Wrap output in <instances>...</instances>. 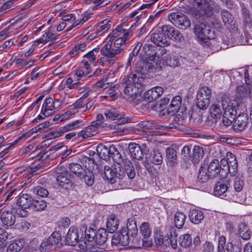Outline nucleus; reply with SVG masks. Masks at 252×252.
I'll list each match as a JSON object with an SVG mask.
<instances>
[{
    "instance_id": "obj_61",
    "label": "nucleus",
    "mask_w": 252,
    "mask_h": 252,
    "mask_svg": "<svg viewBox=\"0 0 252 252\" xmlns=\"http://www.w3.org/2000/svg\"><path fill=\"white\" fill-rule=\"evenodd\" d=\"M8 233L2 228H0V248L5 247L4 242L8 238Z\"/></svg>"
},
{
    "instance_id": "obj_28",
    "label": "nucleus",
    "mask_w": 252,
    "mask_h": 252,
    "mask_svg": "<svg viewBox=\"0 0 252 252\" xmlns=\"http://www.w3.org/2000/svg\"><path fill=\"white\" fill-rule=\"evenodd\" d=\"M119 225V220L114 215H111L109 217L106 223L107 231L111 233L115 232Z\"/></svg>"
},
{
    "instance_id": "obj_2",
    "label": "nucleus",
    "mask_w": 252,
    "mask_h": 252,
    "mask_svg": "<svg viewBox=\"0 0 252 252\" xmlns=\"http://www.w3.org/2000/svg\"><path fill=\"white\" fill-rule=\"evenodd\" d=\"M194 5L197 10L195 13L196 20L200 19L199 17H211L213 14L214 10L219 12L220 7L213 0H194Z\"/></svg>"
},
{
    "instance_id": "obj_15",
    "label": "nucleus",
    "mask_w": 252,
    "mask_h": 252,
    "mask_svg": "<svg viewBox=\"0 0 252 252\" xmlns=\"http://www.w3.org/2000/svg\"><path fill=\"white\" fill-rule=\"evenodd\" d=\"M163 93V89L159 86H156L148 90L143 96L145 101L149 102H153L158 98Z\"/></svg>"
},
{
    "instance_id": "obj_34",
    "label": "nucleus",
    "mask_w": 252,
    "mask_h": 252,
    "mask_svg": "<svg viewBox=\"0 0 252 252\" xmlns=\"http://www.w3.org/2000/svg\"><path fill=\"white\" fill-rule=\"evenodd\" d=\"M189 217L191 222L198 224L201 222L204 218L203 212L198 210H192L190 211Z\"/></svg>"
},
{
    "instance_id": "obj_53",
    "label": "nucleus",
    "mask_w": 252,
    "mask_h": 252,
    "mask_svg": "<svg viewBox=\"0 0 252 252\" xmlns=\"http://www.w3.org/2000/svg\"><path fill=\"white\" fill-rule=\"evenodd\" d=\"M95 230L93 228L89 227V229L86 228L85 230V238L89 242L94 240L96 236Z\"/></svg>"
},
{
    "instance_id": "obj_35",
    "label": "nucleus",
    "mask_w": 252,
    "mask_h": 252,
    "mask_svg": "<svg viewBox=\"0 0 252 252\" xmlns=\"http://www.w3.org/2000/svg\"><path fill=\"white\" fill-rule=\"evenodd\" d=\"M182 98L180 96H176L173 98L168 107V111L171 112V115H175L180 109Z\"/></svg>"
},
{
    "instance_id": "obj_6",
    "label": "nucleus",
    "mask_w": 252,
    "mask_h": 252,
    "mask_svg": "<svg viewBox=\"0 0 252 252\" xmlns=\"http://www.w3.org/2000/svg\"><path fill=\"white\" fill-rule=\"evenodd\" d=\"M135 72L145 77L148 72H156L161 70V66L155 61V56L152 55L145 62H140L135 65Z\"/></svg>"
},
{
    "instance_id": "obj_25",
    "label": "nucleus",
    "mask_w": 252,
    "mask_h": 252,
    "mask_svg": "<svg viewBox=\"0 0 252 252\" xmlns=\"http://www.w3.org/2000/svg\"><path fill=\"white\" fill-rule=\"evenodd\" d=\"M145 78V77L137 73H131L126 78V83L128 85L132 84L135 88H138L143 82Z\"/></svg>"
},
{
    "instance_id": "obj_17",
    "label": "nucleus",
    "mask_w": 252,
    "mask_h": 252,
    "mask_svg": "<svg viewBox=\"0 0 252 252\" xmlns=\"http://www.w3.org/2000/svg\"><path fill=\"white\" fill-rule=\"evenodd\" d=\"M62 167H57L56 172L59 175L56 177V180L59 186L63 187L65 185L70 184L73 178L70 173L67 171L61 172Z\"/></svg>"
},
{
    "instance_id": "obj_37",
    "label": "nucleus",
    "mask_w": 252,
    "mask_h": 252,
    "mask_svg": "<svg viewBox=\"0 0 252 252\" xmlns=\"http://www.w3.org/2000/svg\"><path fill=\"white\" fill-rule=\"evenodd\" d=\"M110 146L109 147L102 144H99L96 148L97 154L99 157L104 159H107L110 158Z\"/></svg>"
},
{
    "instance_id": "obj_8",
    "label": "nucleus",
    "mask_w": 252,
    "mask_h": 252,
    "mask_svg": "<svg viewBox=\"0 0 252 252\" xmlns=\"http://www.w3.org/2000/svg\"><path fill=\"white\" fill-rule=\"evenodd\" d=\"M33 198L27 193H20L17 200V204L19 208L16 213L21 217H26L28 212L27 209L31 208Z\"/></svg>"
},
{
    "instance_id": "obj_55",
    "label": "nucleus",
    "mask_w": 252,
    "mask_h": 252,
    "mask_svg": "<svg viewBox=\"0 0 252 252\" xmlns=\"http://www.w3.org/2000/svg\"><path fill=\"white\" fill-rule=\"evenodd\" d=\"M33 193L41 197H46L48 194V190L40 186H37L32 189Z\"/></svg>"
},
{
    "instance_id": "obj_46",
    "label": "nucleus",
    "mask_w": 252,
    "mask_h": 252,
    "mask_svg": "<svg viewBox=\"0 0 252 252\" xmlns=\"http://www.w3.org/2000/svg\"><path fill=\"white\" fill-rule=\"evenodd\" d=\"M180 245L183 248H189L191 244V238L189 234H186L180 236L179 239Z\"/></svg>"
},
{
    "instance_id": "obj_32",
    "label": "nucleus",
    "mask_w": 252,
    "mask_h": 252,
    "mask_svg": "<svg viewBox=\"0 0 252 252\" xmlns=\"http://www.w3.org/2000/svg\"><path fill=\"white\" fill-rule=\"evenodd\" d=\"M126 230L128 234L131 237H134L137 235L138 233V228L136 221L133 218H130L127 220Z\"/></svg>"
},
{
    "instance_id": "obj_1",
    "label": "nucleus",
    "mask_w": 252,
    "mask_h": 252,
    "mask_svg": "<svg viewBox=\"0 0 252 252\" xmlns=\"http://www.w3.org/2000/svg\"><path fill=\"white\" fill-rule=\"evenodd\" d=\"M125 167H122L120 164H114V166H105L104 173L106 179L113 184L115 182V178L124 180H132L135 176L136 172L132 163L130 160L124 161Z\"/></svg>"
},
{
    "instance_id": "obj_43",
    "label": "nucleus",
    "mask_w": 252,
    "mask_h": 252,
    "mask_svg": "<svg viewBox=\"0 0 252 252\" xmlns=\"http://www.w3.org/2000/svg\"><path fill=\"white\" fill-rule=\"evenodd\" d=\"M23 247V242L18 240L10 243L7 248V252H18Z\"/></svg>"
},
{
    "instance_id": "obj_60",
    "label": "nucleus",
    "mask_w": 252,
    "mask_h": 252,
    "mask_svg": "<svg viewBox=\"0 0 252 252\" xmlns=\"http://www.w3.org/2000/svg\"><path fill=\"white\" fill-rule=\"evenodd\" d=\"M52 249V247L48 243L47 239L42 242L39 245L38 249H36L35 251H40L41 252H45Z\"/></svg>"
},
{
    "instance_id": "obj_58",
    "label": "nucleus",
    "mask_w": 252,
    "mask_h": 252,
    "mask_svg": "<svg viewBox=\"0 0 252 252\" xmlns=\"http://www.w3.org/2000/svg\"><path fill=\"white\" fill-rule=\"evenodd\" d=\"M237 160L229 161L228 166L226 167L227 169V175L228 172L234 175L237 171ZM224 169H225V168H224Z\"/></svg>"
},
{
    "instance_id": "obj_24",
    "label": "nucleus",
    "mask_w": 252,
    "mask_h": 252,
    "mask_svg": "<svg viewBox=\"0 0 252 252\" xmlns=\"http://www.w3.org/2000/svg\"><path fill=\"white\" fill-rule=\"evenodd\" d=\"M110 157L113 158L115 162V164H120L122 167H125L124 161L128 159H123L121 154L120 153L115 146L112 145L110 146Z\"/></svg>"
},
{
    "instance_id": "obj_21",
    "label": "nucleus",
    "mask_w": 252,
    "mask_h": 252,
    "mask_svg": "<svg viewBox=\"0 0 252 252\" xmlns=\"http://www.w3.org/2000/svg\"><path fill=\"white\" fill-rule=\"evenodd\" d=\"M55 108L54 101L52 97L46 98L44 101L41 109V113L47 117L55 112Z\"/></svg>"
},
{
    "instance_id": "obj_52",
    "label": "nucleus",
    "mask_w": 252,
    "mask_h": 252,
    "mask_svg": "<svg viewBox=\"0 0 252 252\" xmlns=\"http://www.w3.org/2000/svg\"><path fill=\"white\" fill-rule=\"evenodd\" d=\"M79 123V121H75L66 126L60 127L59 133H61L62 135L65 132L72 129L75 127H77Z\"/></svg>"
},
{
    "instance_id": "obj_36",
    "label": "nucleus",
    "mask_w": 252,
    "mask_h": 252,
    "mask_svg": "<svg viewBox=\"0 0 252 252\" xmlns=\"http://www.w3.org/2000/svg\"><path fill=\"white\" fill-rule=\"evenodd\" d=\"M107 238L106 230L104 228H100L96 232L94 241L97 244L101 245L106 241Z\"/></svg>"
},
{
    "instance_id": "obj_49",
    "label": "nucleus",
    "mask_w": 252,
    "mask_h": 252,
    "mask_svg": "<svg viewBox=\"0 0 252 252\" xmlns=\"http://www.w3.org/2000/svg\"><path fill=\"white\" fill-rule=\"evenodd\" d=\"M229 101V100H228V106L224 108L223 114L234 120L237 112L234 107L230 104Z\"/></svg>"
},
{
    "instance_id": "obj_54",
    "label": "nucleus",
    "mask_w": 252,
    "mask_h": 252,
    "mask_svg": "<svg viewBox=\"0 0 252 252\" xmlns=\"http://www.w3.org/2000/svg\"><path fill=\"white\" fill-rule=\"evenodd\" d=\"M170 99L168 98H164L160 100L159 102H156L155 104L151 105V107L155 110H160L163 106L166 105L169 102Z\"/></svg>"
},
{
    "instance_id": "obj_44",
    "label": "nucleus",
    "mask_w": 252,
    "mask_h": 252,
    "mask_svg": "<svg viewBox=\"0 0 252 252\" xmlns=\"http://www.w3.org/2000/svg\"><path fill=\"white\" fill-rule=\"evenodd\" d=\"M186 219L184 214L177 212L174 216V223L176 227L181 228L183 227Z\"/></svg>"
},
{
    "instance_id": "obj_42",
    "label": "nucleus",
    "mask_w": 252,
    "mask_h": 252,
    "mask_svg": "<svg viewBox=\"0 0 252 252\" xmlns=\"http://www.w3.org/2000/svg\"><path fill=\"white\" fill-rule=\"evenodd\" d=\"M46 207V202L44 200H36L33 199V201H32V205L31 206L32 209L37 211H41L45 210Z\"/></svg>"
},
{
    "instance_id": "obj_16",
    "label": "nucleus",
    "mask_w": 252,
    "mask_h": 252,
    "mask_svg": "<svg viewBox=\"0 0 252 252\" xmlns=\"http://www.w3.org/2000/svg\"><path fill=\"white\" fill-rule=\"evenodd\" d=\"M163 30L165 32H166L167 37L170 41L171 39L179 42L184 39V37L180 32L172 26L164 25Z\"/></svg>"
},
{
    "instance_id": "obj_29",
    "label": "nucleus",
    "mask_w": 252,
    "mask_h": 252,
    "mask_svg": "<svg viewBox=\"0 0 252 252\" xmlns=\"http://www.w3.org/2000/svg\"><path fill=\"white\" fill-rule=\"evenodd\" d=\"M166 161L170 166H174L177 163V152L175 149L168 147L165 151Z\"/></svg>"
},
{
    "instance_id": "obj_45",
    "label": "nucleus",
    "mask_w": 252,
    "mask_h": 252,
    "mask_svg": "<svg viewBox=\"0 0 252 252\" xmlns=\"http://www.w3.org/2000/svg\"><path fill=\"white\" fill-rule=\"evenodd\" d=\"M177 234L175 230L171 231L170 237L168 239L165 240V246L168 247L171 246L173 249L177 248Z\"/></svg>"
},
{
    "instance_id": "obj_11",
    "label": "nucleus",
    "mask_w": 252,
    "mask_h": 252,
    "mask_svg": "<svg viewBox=\"0 0 252 252\" xmlns=\"http://www.w3.org/2000/svg\"><path fill=\"white\" fill-rule=\"evenodd\" d=\"M170 21L176 27L181 30H186L190 26L189 18L181 12L171 13L168 16Z\"/></svg>"
},
{
    "instance_id": "obj_20",
    "label": "nucleus",
    "mask_w": 252,
    "mask_h": 252,
    "mask_svg": "<svg viewBox=\"0 0 252 252\" xmlns=\"http://www.w3.org/2000/svg\"><path fill=\"white\" fill-rule=\"evenodd\" d=\"M79 241L78 229L70 227L65 238L66 243L70 246H75Z\"/></svg>"
},
{
    "instance_id": "obj_31",
    "label": "nucleus",
    "mask_w": 252,
    "mask_h": 252,
    "mask_svg": "<svg viewBox=\"0 0 252 252\" xmlns=\"http://www.w3.org/2000/svg\"><path fill=\"white\" fill-rule=\"evenodd\" d=\"M210 173L207 169V165L202 164L197 176L198 181L201 183H206L210 178H212Z\"/></svg>"
},
{
    "instance_id": "obj_27",
    "label": "nucleus",
    "mask_w": 252,
    "mask_h": 252,
    "mask_svg": "<svg viewBox=\"0 0 252 252\" xmlns=\"http://www.w3.org/2000/svg\"><path fill=\"white\" fill-rule=\"evenodd\" d=\"M230 186L229 183L226 181L218 182L214 188V194L216 196H221L224 195Z\"/></svg>"
},
{
    "instance_id": "obj_63",
    "label": "nucleus",
    "mask_w": 252,
    "mask_h": 252,
    "mask_svg": "<svg viewBox=\"0 0 252 252\" xmlns=\"http://www.w3.org/2000/svg\"><path fill=\"white\" fill-rule=\"evenodd\" d=\"M241 238L236 235L235 237L232 238L230 244L232 247L237 248L239 249H242V243Z\"/></svg>"
},
{
    "instance_id": "obj_3",
    "label": "nucleus",
    "mask_w": 252,
    "mask_h": 252,
    "mask_svg": "<svg viewBox=\"0 0 252 252\" xmlns=\"http://www.w3.org/2000/svg\"><path fill=\"white\" fill-rule=\"evenodd\" d=\"M178 128V125L174 123L168 126L161 125L153 121H143L136 125L135 128L137 131H143L149 133H156L161 131H169Z\"/></svg>"
},
{
    "instance_id": "obj_12",
    "label": "nucleus",
    "mask_w": 252,
    "mask_h": 252,
    "mask_svg": "<svg viewBox=\"0 0 252 252\" xmlns=\"http://www.w3.org/2000/svg\"><path fill=\"white\" fill-rule=\"evenodd\" d=\"M207 169L210 173L211 178L219 177L220 178H224L227 176V169L221 168L218 159H213L207 165Z\"/></svg>"
},
{
    "instance_id": "obj_26",
    "label": "nucleus",
    "mask_w": 252,
    "mask_h": 252,
    "mask_svg": "<svg viewBox=\"0 0 252 252\" xmlns=\"http://www.w3.org/2000/svg\"><path fill=\"white\" fill-rule=\"evenodd\" d=\"M104 114L107 119L112 121L118 120L120 121L121 123H125L126 122L125 118H123L122 115L115 108L106 110Z\"/></svg>"
},
{
    "instance_id": "obj_41",
    "label": "nucleus",
    "mask_w": 252,
    "mask_h": 252,
    "mask_svg": "<svg viewBox=\"0 0 252 252\" xmlns=\"http://www.w3.org/2000/svg\"><path fill=\"white\" fill-rule=\"evenodd\" d=\"M150 223L148 222H143L140 226V232L145 239H148L151 235L152 230Z\"/></svg>"
},
{
    "instance_id": "obj_51",
    "label": "nucleus",
    "mask_w": 252,
    "mask_h": 252,
    "mask_svg": "<svg viewBox=\"0 0 252 252\" xmlns=\"http://www.w3.org/2000/svg\"><path fill=\"white\" fill-rule=\"evenodd\" d=\"M109 20L105 19L101 22L96 27V30L99 32H106L110 28V25L109 24Z\"/></svg>"
},
{
    "instance_id": "obj_5",
    "label": "nucleus",
    "mask_w": 252,
    "mask_h": 252,
    "mask_svg": "<svg viewBox=\"0 0 252 252\" xmlns=\"http://www.w3.org/2000/svg\"><path fill=\"white\" fill-rule=\"evenodd\" d=\"M126 48L125 39L123 37L116 39L113 44L108 42L100 50V53L104 56L112 58L121 54Z\"/></svg>"
},
{
    "instance_id": "obj_38",
    "label": "nucleus",
    "mask_w": 252,
    "mask_h": 252,
    "mask_svg": "<svg viewBox=\"0 0 252 252\" xmlns=\"http://www.w3.org/2000/svg\"><path fill=\"white\" fill-rule=\"evenodd\" d=\"M80 177L88 186H92L94 184V175L93 171L90 169L85 170L84 174Z\"/></svg>"
},
{
    "instance_id": "obj_48",
    "label": "nucleus",
    "mask_w": 252,
    "mask_h": 252,
    "mask_svg": "<svg viewBox=\"0 0 252 252\" xmlns=\"http://www.w3.org/2000/svg\"><path fill=\"white\" fill-rule=\"evenodd\" d=\"M237 92L241 97H249L251 93V90L249 85H242L237 87Z\"/></svg>"
},
{
    "instance_id": "obj_22",
    "label": "nucleus",
    "mask_w": 252,
    "mask_h": 252,
    "mask_svg": "<svg viewBox=\"0 0 252 252\" xmlns=\"http://www.w3.org/2000/svg\"><path fill=\"white\" fill-rule=\"evenodd\" d=\"M248 118L245 115H239L235 119L233 125V128L235 131H242L246 126Z\"/></svg>"
},
{
    "instance_id": "obj_9",
    "label": "nucleus",
    "mask_w": 252,
    "mask_h": 252,
    "mask_svg": "<svg viewBox=\"0 0 252 252\" xmlns=\"http://www.w3.org/2000/svg\"><path fill=\"white\" fill-rule=\"evenodd\" d=\"M228 100L229 99L227 97L222 96L220 99H217L211 105L210 113L211 117L216 119V122H217L218 119L220 118L224 108L228 106Z\"/></svg>"
},
{
    "instance_id": "obj_50",
    "label": "nucleus",
    "mask_w": 252,
    "mask_h": 252,
    "mask_svg": "<svg viewBox=\"0 0 252 252\" xmlns=\"http://www.w3.org/2000/svg\"><path fill=\"white\" fill-rule=\"evenodd\" d=\"M97 132V130H94L92 128L88 126L84 130L79 132L78 134L79 137H81L84 139H86L92 137Z\"/></svg>"
},
{
    "instance_id": "obj_30",
    "label": "nucleus",
    "mask_w": 252,
    "mask_h": 252,
    "mask_svg": "<svg viewBox=\"0 0 252 252\" xmlns=\"http://www.w3.org/2000/svg\"><path fill=\"white\" fill-rule=\"evenodd\" d=\"M238 231L239 235L237 236H240L244 240H248L250 239L251 232L245 223L241 222L239 224Z\"/></svg>"
},
{
    "instance_id": "obj_64",
    "label": "nucleus",
    "mask_w": 252,
    "mask_h": 252,
    "mask_svg": "<svg viewBox=\"0 0 252 252\" xmlns=\"http://www.w3.org/2000/svg\"><path fill=\"white\" fill-rule=\"evenodd\" d=\"M234 189L237 192H240L243 188L244 183L238 177H235L234 180Z\"/></svg>"
},
{
    "instance_id": "obj_40",
    "label": "nucleus",
    "mask_w": 252,
    "mask_h": 252,
    "mask_svg": "<svg viewBox=\"0 0 252 252\" xmlns=\"http://www.w3.org/2000/svg\"><path fill=\"white\" fill-rule=\"evenodd\" d=\"M69 169L71 172L78 177H81L86 170L80 164L74 162L69 164Z\"/></svg>"
},
{
    "instance_id": "obj_14",
    "label": "nucleus",
    "mask_w": 252,
    "mask_h": 252,
    "mask_svg": "<svg viewBox=\"0 0 252 252\" xmlns=\"http://www.w3.org/2000/svg\"><path fill=\"white\" fill-rule=\"evenodd\" d=\"M142 146L145 147L143 150L138 144L132 142L128 144V150L132 158L137 160H141L143 158V153L146 154L149 151V148L146 147L145 144L142 145Z\"/></svg>"
},
{
    "instance_id": "obj_57",
    "label": "nucleus",
    "mask_w": 252,
    "mask_h": 252,
    "mask_svg": "<svg viewBox=\"0 0 252 252\" xmlns=\"http://www.w3.org/2000/svg\"><path fill=\"white\" fill-rule=\"evenodd\" d=\"M89 92H86L77 101L75 102V103H74L73 106L74 110H77L84 107V104L83 103V100L89 96Z\"/></svg>"
},
{
    "instance_id": "obj_10",
    "label": "nucleus",
    "mask_w": 252,
    "mask_h": 252,
    "mask_svg": "<svg viewBox=\"0 0 252 252\" xmlns=\"http://www.w3.org/2000/svg\"><path fill=\"white\" fill-rule=\"evenodd\" d=\"M211 90L206 86L199 88L196 95V105L200 109H207L210 103Z\"/></svg>"
},
{
    "instance_id": "obj_7",
    "label": "nucleus",
    "mask_w": 252,
    "mask_h": 252,
    "mask_svg": "<svg viewBox=\"0 0 252 252\" xmlns=\"http://www.w3.org/2000/svg\"><path fill=\"white\" fill-rule=\"evenodd\" d=\"M164 31L163 26L153 29L150 37L151 41L159 47H163L168 46L170 41L167 37L166 32Z\"/></svg>"
},
{
    "instance_id": "obj_33",
    "label": "nucleus",
    "mask_w": 252,
    "mask_h": 252,
    "mask_svg": "<svg viewBox=\"0 0 252 252\" xmlns=\"http://www.w3.org/2000/svg\"><path fill=\"white\" fill-rule=\"evenodd\" d=\"M204 155L203 148L199 146H194L192 150V156L191 157V160L193 163H198L201 160Z\"/></svg>"
},
{
    "instance_id": "obj_59",
    "label": "nucleus",
    "mask_w": 252,
    "mask_h": 252,
    "mask_svg": "<svg viewBox=\"0 0 252 252\" xmlns=\"http://www.w3.org/2000/svg\"><path fill=\"white\" fill-rule=\"evenodd\" d=\"M166 64L171 67H176L178 66L179 61L175 56H168L165 60Z\"/></svg>"
},
{
    "instance_id": "obj_13",
    "label": "nucleus",
    "mask_w": 252,
    "mask_h": 252,
    "mask_svg": "<svg viewBox=\"0 0 252 252\" xmlns=\"http://www.w3.org/2000/svg\"><path fill=\"white\" fill-rule=\"evenodd\" d=\"M130 240L129 235L125 228H123L120 232L115 233L112 238V245L127 246Z\"/></svg>"
},
{
    "instance_id": "obj_62",
    "label": "nucleus",
    "mask_w": 252,
    "mask_h": 252,
    "mask_svg": "<svg viewBox=\"0 0 252 252\" xmlns=\"http://www.w3.org/2000/svg\"><path fill=\"white\" fill-rule=\"evenodd\" d=\"M192 147V145L184 146L181 150V155L185 158H189L191 160L190 154Z\"/></svg>"
},
{
    "instance_id": "obj_56",
    "label": "nucleus",
    "mask_w": 252,
    "mask_h": 252,
    "mask_svg": "<svg viewBox=\"0 0 252 252\" xmlns=\"http://www.w3.org/2000/svg\"><path fill=\"white\" fill-rule=\"evenodd\" d=\"M82 160L84 166L87 168L86 170H91L94 167L95 161L91 157H84Z\"/></svg>"
},
{
    "instance_id": "obj_39",
    "label": "nucleus",
    "mask_w": 252,
    "mask_h": 252,
    "mask_svg": "<svg viewBox=\"0 0 252 252\" xmlns=\"http://www.w3.org/2000/svg\"><path fill=\"white\" fill-rule=\"evenodd\" d=\"M243 14V21L246 27H250L251 25L252 19L251 17L250 11L246 8L244 4H241Z\"/></svg>"
},
{
    "instance_id": "obj_47",
    "label": "nucleus",
    "mask_w": 252,
    "mask_h": 252,
    "mask_svg": "<svg viewBox=\"0 0 252 252\" xmlns=\"http://www.w3.org/2000/svg\"><path fill=\"white\" fill-rule=\"evenodd\" d=\"M152 162L156 165H160L163 161V158L161 153L157 149L154 148L152 155Z\"/></svg>"
},
{
    "instance_id": "obj_19",
    "label": "nucleus",
    "mask_w": 252,
    "mask_h": 252,
    "mask_svg": "<svg viewBox=\"0 0 252 252\" xmlns=\"http://www.w3.org/2000/svg\"><path fill=\"white\" fill-rule=\"evenodd\" d=\"M123 86L124 87V96L126 99H128L129 101L134 102L135 99L138 96V94L136 93V89L132 84H126V80L123 83Z\"/></svg>"
},
{
    "instance_id": "obj_23",
    "label": "nucleus",
    "mask_w": 252,
    "mask_h": 252,
    "mask_svg": "<svg viewBox=\"0 0 252 252\" xmlns=\"http://www.w3.org/2000/svg\"><path fill=\"white\" fill-rule=\"evenodd\" d=\"M16 216L11 211L3 212L0 216V220L3 224L6 226H11L16 221Z\"/></svg>"
},
{
    "instance_id": "obj_4",
    "label": "nucleus",
    "mask_w": 252,
    "mask_h": 252,
    "mask_svg": "<svg viewBox=\"0 0 252 252\" xmlns=\"http://www.w3.org/2000/svg\"><path fill=\"white\" fill-rule=\"evenodd\" d=\"M194 28V32L201 44H206L208 40L215 37L214 32L204 18L197 20Z\"/></svg>"
},
{
    "instance_id": "obj_18",
    "label": "nucleus",
    "mask_w": 252,
    "mask_h": 252,
    "mask_svg": "<svg viewBox=\"0 0 252 252\" xmlns=\"http://www.w3.org/2000/svg\"><path fill=\"white\" fill-rule=\"evenodd\" d=\"M220 15L224 25L227 28L234 30L236 28L234 17L230 12L226 9H222Z\"/></svg>"
}]
</instances>
